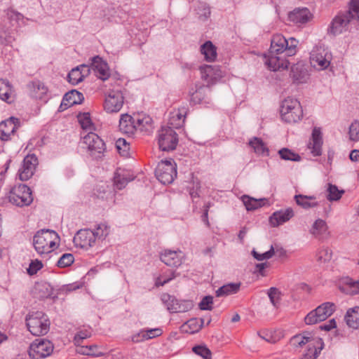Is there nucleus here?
<instances>
[{
    "mask_svg": "<svg viewBox=\"0 0 359 359\" xmlns=\"http://www.w3.org/2000/svg\"><path fill=\"white\" fill-rule=\"evenodd\" d=\"M90 335L91 332L87 330L78 332L74 337L75 344L79 345L83 339L90 337Z\"/></svg>",
    "mask_w": 359,
    "mask_h": 359,
    "instance_id": "0e129e2a",
    "label": "nucleus"
},
{
    "mask_svg": "<svg viewBox=\"0 0 359 359\" xmlns=\"http://www.w3.org/2000/svg\"><path fill=\"white\" fill-rule=\"evenodd\" d=\"M309 233L318 240H325L330 235L327 223L322 219H318L313 222L309 229Z\"/></svg>",
    "mask_w": 359,
    "mask_h": 359,
    "instance_id": "412c9836",
    "label": "nucleus"
},
{
    "mask_svg": "<svg viewBox=\"0 0 359 359\" xmlns=\"http://www.w3.org/2000/svg\"><path fill=\"white\" fill-rule=\"evenodd\" d=\"M9 201L20 207L29 205L33 201L30 188L25 184L14 187L8 195Z\"/></svg>",
    "mask_w": 359,
    "mask_h": 359,
    "instance_id": "423d86ee",
    "label": "nucleus"
},
{
    "mask_svg": "<svg viewBox=\"0 0 359 359\" xmlns=\"http://www.w3.org/2000/svg\"><path fill=\"white\" fill-rule=\"evenodd\" d=\"M161 300L171 313L187 312L194 306L191 300H179L174 296L164 293L161 295Z\"/></svg>",
    "mask_w": 359,
    "mask_h": 359,
    "instance_id": "f8f14e48",
    "label": "nucleus"
},
{
    "mask_svg": "<svg viewBox=\"0 0 359 359\" xmlns=\"http://www.w3.org/2000/svg\"><path fill=\"white\" fill-rule=\"evenodd\" d=\"M90 73V67L88 65H81L74 69L68 74V79L69 83L73 85L78 84L81 82L84 77Z\"/></svg>",
    "mask_w": 359,
    "mask_h": 359,
    "instance_id": "a878e982",
    "label": "nucleus"
},
{
    "mask_svg": "<svg viewBox=\"0 0 359 359\" xmlns=\"http://www.w3.org/2000/svg\"><path fill=\"white\" fill-rule=\"evenodd\" d=\"M77 352L82 355H90L93 357H100L104 355L103 352L99 351V348L97 345L81 346L77 349Z\"/></svg>",
    "mask_w": 359,
    "mask_h": 359,
    "instance_id": "37998d69",
    "label": "nucleus"
},
{
    "mask_svg": "<svg viewBox=\"0 0 359 359\" xmlns=\"http://www.w3.org/2000/svg\"><path fill=\"white\" fill-rule=\"evenodd\" d=\"M267 201L266 198L255 199L248 196L243 197V202L248 210H255L259 208L262 207Z\"/></svg>",
    "mask_w": 359,
    "mask_h": 359,
    "instance_id": "79ce46f5",
    "label": "nucleus"
},
{
    "mask_svg": "<svg viewBox=\"0 0 359 359\" xmlns=\"http://www.w3.org/2000/svg\"><path fill=\"white\" fill-rule=\"evenodd\" d=\"M155 175L158 181L163 184L172 183L177 176L175 162L172 159L161 161L155 169Z\"/></svg>",
    "mask_w": 359,
    "mask_h": 359,
    "instance_id": "6e6552de",
    "label": "nucleus"
},
{
    "mask_svg": "<svg viewBox=\"0 0 359 359\" xmlns=\"http://www.w3.org/2000/svg\"><path fill=\"white\" fill-rule=\"evenodd\" d=\"M183 252L180 250H165L161 255V260L167 266L171 267H177L182 263Z\"/></svg>",
    "mask_w": 359,
    "mask_h": 359,
    "instance_id": "aec40b11",
    "label": "nucleus"
},
{
    "mask_svg": "<svg viewBox=\"0 0 359 359\" xmlns=\"http://www.w3.org/2000/svg\"><path fill=\"white\" fill-rule=\"evenodd\" d=\"M278 54H269L265 64L272 71L284 70L288 68L290 62Z\"/></svg>",
    "mask_w": 359,
    "mask_h": 359,
    "instance_id": "393cba45",
    "label": "nucleus"
},
{
    "mask_svg": "<svg viewBox=\"0 0 359 359\" xmlns=\"http://www.w3.org/2000/svg\"><path fill=\"white\" fill-rule=\"evenodd\" d=\"M89 67L90 69H92L95 72L96 76L103 81L107 80L110 76V72L107 63L98 55L95 56L91 59Z\"/></svg>",
    "mask_w": 359,
    "mask_h": 359,
    "instance_id": "a211bd4d",
    "label": "nucleus"
},
{
    "mask_svg": "<svg viewBox=\"0 0 359 359\" xmlns=\"http://www.w3.org/2000/svg\"><path fill=\"white\" fill-rule=\"evenodd\" d=\"M322 144L323 140L320 130L314 128L312 133V140L308 144V147L311 149L313 156H318L321 155Z\"/></svg>",
    "mask_w": 359,
    "mask_h": 359,
    "instance_id": "7c9ffc66",
    "label": "nucleus"
},
{
    "mask_svg": "<svg viewBox=\"0 0 359 359\" xmlns=\"http://www.w3.org/2000/svg\"><path fill=\"white\" fill-rule=\"evenodd\" d=\"M20 126L19 119L15 117L9 118L0 123V140L8 141L11 136L14 135L16 130Z\"/></svg>",
    "mask_w": 359,
    "mask_h": 359,
    "instance_id": "f3484780",
    "label": "nucleus"
},
{
    "mask_svg": "<svg viewBox=\"0 0 359 359\" xmlns=\"http://www.w3.org/2000/svg\"><path fill=\"white\" fill-rule=\"evenodd\" d=\"M267 294L271 304L275 307H278L281 296L280 291L278 288L272 287L268 290Z\"/></svg>",
    "mask_w": 359,
    "mask_h": 359,
    "instance_id": "4d7b16f0",
    "label": "nucleus"
},
{
    "mask_svg": "<svg viewBox=\"0 0 359 359\" xmlns=\"http://www.w3.org/2000/svg\"><path fill=\"white\" fill-rule=\"evenodd\" d=\"M116 147L119 154L122 156H128L129 155L130 145L125 139H118L116 142Z\"/></svg>",
    "mask_w": 359,
    "mask_h": 359,
    "instance_id": "864d4df0",
    "label": "nucleus"
},
{
    "mask_svg": "<svg viewBox=\"0 0 359 359\" xmlns=\"http://www.w3.org/2000/svg\"><path fill=\"white\" fill-rule=\"evenodd\" d=\"M162 330L160 328H154L147 330H142L138 334V337H142V339H149L162 334Z\"/></svg>",
    "mask_w": 359,
    "mask_h": 359,
    "instance_id": "09e8293b",
    "label": "nucleus"
},
{
    "mask_svg": "<svg viewBox=\"0 0 359 359\" xmlns=\"http://www.w3.org/2000/svg\"><path fill=\"white\" fill-rule=\"evenodd\" d=\"M59 236L55 231L41 229L34 236L33 245L38 254H48L55 248Z\"/></svg>",
    "mask_w": 359,
    "mask_h": 359,
    "instance_id": "f03ea898",
    "label": "nucleus"
},
{
    "mask_svg": "<svg viewBox=\"0 0 359 359\" xmlns=\"http://www.w3.org/2000/svg\"><path fill=\"white\" fill-rule=\"evenodd\" d=\"M78 120L84 130H91L93 128V124L90 119V116L89 113H80L78 115Z\"/></svg>",
    "mask_w": 359,
    "mask_h": 359,
    "instance_id": "603ef678",
    "label": "nucleus"
},
{
    "mask_svg": "<svg viewBox=\"0 0 359 359\" xmlns=\"http://www.w3.org/2000/svg\"><path fill=\"white\" fill-rule=\"evenodd\" d=\"M332 55L323 47H316L311 53V65L318 70H323L330 65Z\"/></svg>",
    "mask_w": 359,
    "mask_h": 359,
    "instance_id": "ddd939ff",
    "label": "nucleus"
},
{
    "mask_svg": "<svg viewBox=\"0 0 359 359\" xmlns=\"http://www.w3.org/2000/svg\"><path fill=\"white\" fill-rule=\"evenodd\" d=\"M95 238L104 239L109 233V226L105 223L97 224L96 229L93 231Z\"/></svg>",
    "mask_w": 359,
    "mask_h": 359,
    "instance_id": "de8ad7c7",
    "label": "nucleus"
},
{
    "mask_svg": "<svg viewBox=\"0 0 359 359\" xmlns=\"http://www.w3.org/2000/svg\"><path fill=\"white\" fill-rule=\"evenodd\" d=\"M83 94L76 90H72L67 93L62 100L60 108L65 110L74 104H81L83 100Z\"/></svg>",
    "mask_w": 359,
    "mask_h": 359,
    "instance_id": "b1692460",
    "label": "nucleus"
},
{
    "mask_svg": "<svg viewBox=\"0 0 359 359\" xmlns=\"http://www.w3.org/2000/svg\"><path fill=\"white\" fill-rule=\"evenodd\" d=\"M346 284L350 288V294H356L359 293V281H353L351 279H348L346 281Z\"/></svg>",
    "mask_w": 359,
    "mask_h": 359,
    "instance_id": "69168bd1",
    "label": "nucleus"
},
{
    "mask_svg": "<svg viewBox=\"0 0 359 359\" xmlns=\"http://www.w3.org/2000/svg\"><path fill=\"white\" fill-rule=\"evenodd\" d=\"M38 164V158L35 154L27 155L18 170L19 179L21 181H27L30 179L34 175Z\"/></svg>",
    "mask_w": 359,
    "mask_h": 359,
    "instance_id": "2eb2a0df",
    "label": "nucleus"
},
{
    "mask_svg": "<svg viewBox=\"0 0 359 359\" xmlns=\"http://www.w3.org/2000/svg\"><path fill=\"white\" fill-rule=\"evenodd\" d=\"M294 216V212L292 208H287L285 210L276 211L269 218V222L273 226H278L286 222Z\"/></svg>",
    "mask_w": 359,
    "mask_h": 359,
    "instance_id": "c85d7f7f",
    "label": "nucleus"
},
{
    "mask_svg": "<svg viewBox=\"0 0 359 359\" xmlns=\"http://www.w3.org/2000/svg\"><path fill=\"white\" fill-rule=\"evenodd\" d=\"M83 142L86 146L90 155L95 158H99L106 150L104 141L95 133H88L83 137Z\"/></svg>",
    "mask_w": 359,
    "mask_h": 359,
    "instance_id": "9b49d317",
    "label": "nucleus"
},
{
    "mask_svg": "<svg viewBox=\"0 0 359 359\" xmlns=\"http://www.w3.org/2000/svg\"><path fill=\"white\" fill-rule=\"evenodd\" d=\"M13 41H14V37L10 33L6 31L0 33V42L1 43L7 45L11 43Z\"/></svg>",
    "mask_w": 359,
    "mask_h": 359,
    "instance_id": "338daca9",
    "label": "nucleus"
},
{
    "mask_svg": "<svg viewBox=\"0 0 359 359\" xmlns=\"http://www.w3.org/2000/svg\"><path fill=\"white\" fill-rule=\"evenodd\" d=\"M74 262V255L71 253H65L59 259L57 266L60 268H65L69 266Z\"/></svg>",
    "mask_w": 359,
    "mask_h": 359,
    "instance_id": "6e6d98bb",
    "label": "nucleus"
},
{
    "mask_svg": "<svg viewBox=\"0 0 359 359\" xmlns=\"http://www.w3.org/2000/svg\"><path fill=\"white\" fill-rule=\"evenodd\" d=\"M29 331L36 336L44 335L48 333L50 322L42 311L33 312L26 318Z\"/></svg>",
    "mask_w": 359,
    "mask_h": 359,
    "instance_id": "20e7f679",
    "label": "nucleus"
},
{
    "mask_svg": "<svg viewBox=\"0 0 359 359\" xmlns=\"http://www.w3.org/2000/svg\"><path fill=\"white\" fill-rule=\"evenodd\" d=\"M184 118L185 116L182 113L177 112L170 117L169 124L172 128H180L183 125Z\"/></svg>",
    "mask_w": 359,
    "mask_h": 359,
    "instance_id": "bf43d9fd",
    "label": "nucleus"
},
{
    "mask_svg": "<svg viewBox=\"0 0 359 359\" xmlns=\"http://www.w3.org/2000/svg\"><path fill=\"white\" fill-rule=\"evenodd\" d=\"M201 51L204 55L205 60L208 62H212L217 57L216 47L210 41H206L201 46Z\"/></svg>",
    "mask_w": 359,
    "mask_h": 359,
    "instance_id": "4c0bfd02",
    "label": "nucleus"
},
{
    "mask_svg": "<svg viewBox=\"0 0 359 359\" xmlns=\"http://www.w3.org/2000/svg\"><path fill=\"white\" fill-rule=\"evenodd\" d=\"M249 145L257 154L263 156L269 155V149L260 138L253 137L249 142Z\"/></svg>",
    "mask_w": 359,
    "mask_h": 359,
    "instance_id": "a19ab883",
    "label": "nucleus"
},
{
    "mask_svg": "<svg viewBox=\"0 0 359 359\" xmlns=\"http://www.w3.org/2000/svg\"><path fill=\"white\" fill-rule=\"evenodd\" d=\"M291 76L296 82L303 83L309 79V74L302 65L296 64L291 68Z\"/></svg>",
    "mask_w": 359,
    "mask_h": 359,
    "instance_id": "c9c22d12",
    "label": "nucleus"
},
{
    "mask_svg": "<svg viewBox=\"0 0 359 359\" xmlns=\"http://www.w3.org/2000/svg\"><path fill=\"white\" fill-rule=\"evenodd\" d=\"M35 292L38 294L39 298H48L51 296L52 288L48 283H40L35 286Z\"/></svg>",
    "mask_w": 359,
    "mask_h": 359,
    "instance_id": "a18cd8bd",
    "label": "nucleus"
},
{
    "mask_svg": "<svg viewBox=\"0 0 359 359\" xmlns=\"http://www.w3.org/2000/svg\"><path fill=\"white\" fill-rule=\"evenodd\" d=\"M315 341H320V338L313 337L311 333H303L293 336L290 339V344L296 348L303 347Z\"/></svg>",
    "mask_w": 359,
    "mask_h": 359,
    "instance_id": "2f4dec72",
    "label": "nucleus"
},
{
    "mask_svg": "<svg viewBox=\"0 0 359 359\" xmlns=\"http://www.w3.org/2000/svg\"><path fill=\"white\" fill-rule=\"evenodd\" d=\"M135 123L136 116L133 117L127 114H122L119 120V130L123 133L133 135L136 131Z\"/></svg>",
    "mask_w": 359,
    "mask_h": 359,
    "instance_id": "bb28decb",
    "label": "nucleus"
},
{
    "mask_svg": "<svg viewBox=\"0 0 359 359\" xmlns=\"http://www.w3.org/2000/svg\"><path fill=\"white\" fill-rule=\"evenodd\" d=\"M280 157L285 161H299L301 156L287 148H283L278 151Z\"/></svg>",
    "mask_w": 359,
    "mask_h": 359,
    "instance_id": "49530a36",
    "label": "nucleus"
},
{
    "mask_svg": "<svg viewBox=\"0 0 359 359\" xmlns=\"http://www.w3.org/2000/svg\"><path fill=\"white\" fill-rule=\"evenodd\" d=\"M204 320L203 318H191L182 325L183 331L189 333L198 332L203 327Z\"/></svg>",
    "mask_w": 359,
    "mask_h": 359,
    "instance_id": "ea45409f",
    "label": "nucleus"
},
{
    "mask_svg": "<svg viewBox=\"0 0 359 359\" xmlns=\"http://www.w3.org/2000/svg\"><path fill=\"white\" fill-rule=\"evenodd\" d=\"M323 348L324 343L321 338H320V341L309 342L303 359H316Z\"/></svg>",
    "mask_w": 359,
    "mask_h": 359,
    "instance_id": "72a5a7b5",
    "label": "nucleus"
},
{
    "mask_svg": "<svg viewBox=\"0 0 359 359\" xmlns=\"http://www.w3.org/2000/svg\"><path fill=\"white\" fill-rule=\"evenodd\" d=\"M210 91L208 85L196 87L194 92L190 93L191 102L194 104H209L210 99L208 94Z\"/></svg>",
    "mask_w": 359,
    "mask_h": 359,
    "instance_id": "5701e85b",
    "label": "nucleus"
},
{
    "mask_svg": "<svg viewBox=\"0 0 359 359\" xmlns=\"http://www.w3.org/2000/svg\"><path fill=\"white\" fill-rule=\"evenodd\" d=\"M311 18V13L306 8H295L288 14V20L297 25L306 23Z\"/></svg>",
    "mask_w": 359,
    "mask_h": 359,
    "instance_id": "4be33fe9",
    "label": "nucleus"
},
{
    "mask_svg": "<svg viewBox=\"0 0 359 359\" xmlns=\"http://www.w3.org/2000/svg\"><path fill=\"white\" fill-rule=\"evenodd\" d=\"M349 139L353 142L359 140V121H354L349 126Z\"/></svg>",
    "mask_w": 359,
    "mask_h": 359,
    "instance_id": "13d9d810",
    "label": "nucleus"
},
{
    "mask_svg": "<svg viewBox=\"0 0 359 359\" xmlns=\"http://www.w3.org/2000/svg\"><path fill=\"white\" fill-rule=\"evenodd\" d=\"M133 180V178H127L124 175L116 172L114 177V185L118 189H122L127 185L128 182Z\"/></svg>",
    "mask_w": 359,
    "mask_h": 359,
    "instance_id": "5fc2aeb1",
    "label": "nucleus"
},
{
    "mask_svg": "<svg viewBox=\"0 0 359 359\" xmlns=\"http://www.w3.org/2000/svg\"><path fill=\"white\" fill-rule=\"evenodd\" d=\"M124 97L121 90H111L107 95L104 102L106 112L117 113L123 107Z\"/></svg>",
    "mask_w": 359,
    "mask_h": 359,
    "instance_id": "4468645a",
    "label": "nucleus"
},
{
    "mask_svg": "<svg viewBox=\"0 0 359 359\" xmlns=\"http://www.w3.org/2000/svg\"><path fill=\"white\" fill-rule=\"evenodd\" d=\"M353 20L359 21V0H351L349 9L344 13L336 16L331 24V32L339 34L346 30Z\"/></svg>",
    "mask_w": 359,
    "mask_h": 359,
    "instance_id": "f257e3e1",
    "label": "nucleus"
},
{
    "mask_svg": "<svg viewBox=\"0 0 359 359\" xmlns=\"http://www.w3.org/2000/svg\"><path fill=\"white\" fill-rule=\"evenodd\" d=\"M94 231L90 229H81L74 236V244L81 248L88 249L92 247L95 242Z\"/></svg>",
    "mask_w": 359,
    "mask_h": 359,
    "instance_id": "dca6fc26",
    "label": "nucleus"
},
{
    "mask_svg": "<svg viewBox=\"0 0 359 359\" xmlns=\"http://www.w3.org/2000/svg\"><path fill=\"white\" fill-rule=\"evenodd\" d=\"M199 18L202 20H207L210 15V9L208 6H206L205 5L201 6V13H198Z\"/></svg>",
    "mask_w": 359,
    "mask_h": 359,
    "instance_id": "774afa93",
    "label": "nucleus"
},
{
    "mask_svg": "<svg viewBox=\"0 0 359 359\" xmlns=\"http://www.w3.org/2000/svg\"><path fill=\"white\" fill-rule=\"evenodd\" d=\"M327 198L330 201H338L344 193V190H339L336 185L328 184L327 188Z\"/></svg>",
    "mask_w": 359,
    "mask_h": 359,
    "instance_id": "c03bdc74",
    "label": "nucleus"
},
{
    "mask_svg": "<svg viewBox=\"0 0 359 359\" xmlns=\"http://www.w3.org/2000/svg\"><path fill=\"white\" fill-rule=\"evenodd\" d=\"M335 309L334 304L325 302L306 315L304 318L305 323L306 325H313L324 321L334 313Z\"/></svg>",
    "mask_w": 359,
    "mask_h": 359,
    "instance_id": "0eeeda50",
    "label": "nucleus"
},
{
    "mask_svg": "<svg viewBox=\"0 0 359 359\" xmlns=\"http://www.w3.org/2000/svg\"><path fill=\"white\" fill-rule=\"evenodd\" d=\"M43 264L38 259L32 260L29 264V268L27 269V273L32 276L36 274L41 268Z\"/></svg>",
    "mask_w": 359,
    "mask_h": 359,
    "instance_id": "680f3d73",
    "label": "nucleus"
},
{
    "mask_svg": "<svg viewBox=\"0 0 359 359\" xmlns=\"http://www.w3.org/2000/svg\"><path fill=\"white\" fill-rule=\"evenodd\" d=\"M345 320L348 327L359 329V306L350 309L345 316Z\"/></svg>",
    "mask_w": 359,
    "mask_h": 359,
    "instance_id": "e433bc0d",
    "label": "nucleus"
},
{
    "mask_svg": "<svg viewBox=\"0 0 359 359\" xmlns=\"http://www.w3.org/2000/svg\"><path fill=\"white\" fill-rule=\"evenodd\" d=\"M53 351L51 341L45 339H35L29 346V355L32 359H41L49 356Z\"/></svg>",
    "mask_w": 359,
    "mask_h": 359,
    "instance_id": "9d476101",
    "label": "nucleus"
},
{
    "mask_svg": "<svg viewBox=\"0 0 359 359\" xmlns=\"http://www.w3.org/2000/svg\"><path fill=\"white\" fill-rule=\"evenodd\" d=\"M27 88L31 96L36 99H43L48 92L47 87L40 81H33L28 83Z\"/></svg>",
    "mask_w": 359,
    "mask_h": 359,
    "instance_id": "473e14b6",
    "label": "nucleus"
},
{
    "mask_svg": "<svg viewBox=\"0 0 359 359\" xmlns=\"http://www.w3.org/2000/svg\"><path fill=\"white\" fill-rule=\"evenodd\" d=\"M136 130H139L141 132L149 133L153 131V120L147 115L138 114L136 116L135 123Z\"/></svg>",
    "mask_w": 359,
    "mask_h": 359,
    "instance_id": "c756f323",
    "label": "nucleus"
},
{
    "mask_svg": "<svg viewBox=\"0 0 359 359\" xmlns=\"http://www.w3.org/2000/svg\"><path fill=\"white\" fill-rule=\"evenodd\" d=\"M294 199L296 203L304 209L313 208L318 205L314 196H306L303 194L295 195Z\"/></svg>",
    "mask_w": 359,
    "mask_h": 359,
    "instance_id": "f704fd0d",
    "label": "nucleus"
},
{
    "mask_svg": "<svg viewBox=\"0 0 359 359\" xmlns=\"http://www.w3.org/2000/svg\"><path fill=\"white\" fill-rule=\"evenodd\" d=\"M298 41L294 38L286 39L281 34L274 35L271 39L269 54H281L285 53L286 56L295 55Z\"/></svg>",
    "mask_w": 359,
    "mask_h": 359,
    "instance_id": "7ed1b4c3",
    "label": "nucleus"
},
{
    "mask_svg": "<svg viewBox=\"0 0 359 359\" xmlns=\"http://www.w3.org/2000/svg\"><path fill=\"white\" fill-rule=\"evenodd\" d=\"M194 353L203 359H212V353L205 345H198L193 347Z\"/></svg>",
    "mask_w": 359,
    "mask_h": 359,
    "instance_id": "3c124183",
    "label": "nucleus"
},
{
    "mask_svg": "<svg viewBox=\"0 0 359 359\" xmlns=\"http://www.w3.org/2000/svg\"><path fill=\"white\" fill-rule=\"evenodd\" d=\"M282 119L287 123H296L303 115L302 109L299 102L293 98L285 99L280 107Z\"/></svg>",
    "mask_w": 359,
    "mask_h": 359,
    "instance_id": "39448f33",
    "label": "nucleus"
},
{
    "mask_svg": "<svg viewBox=\"0 0 359 359\" xmlns=\"http://www.w3.org/2000/svg\"><path fill=\"white\" fill-rule=\"evenodd\" d=\"M201 78L207 81L208 86L213 84L222 77V72L217 65H205L201 67Z\"/></svg>",
    "mask_w": 359,
    "mask_h": 359,
    "instance_id": "6ab92c4d",
    "label": "nucleus"
},
{
    "mask_svg": "<svg viewBox=\"0 0 359 359\" xmlns=\"http://www.w3.org/2000/svg\"><path fill=\"white\" fill-rule=\"evenodd\" d=\"M213 298L211 296L204 297L199 303V308L201 310L210 311L212 309Z\"/></svg>",
    "mask_w": 359,
    "mask_h": 359,
    "instance_id": "e2e57ef3",
    "label": "nucleus"
},
{
    "mask_svg": "<svg viewBox=\"0 0 359 359\" xmlns=\"http://www.w3.org/2000/svg\"><path fill=\"white\" fill-rule=\"evenodd\" d=\"M274 253H275L274 248L272 245L271 246V248L269 250H268L264 253H262V254L257 252L255 250H253L252 251V256L254 257L255 259H256L258 261L269 259L273 256Z\"/></svg>",
    "mask_w": 359,
    "mask_h": 359,
    "instance_id": "052dcab7",
    "label": "nucleus"
},
{
    "mask_svg": "<svg viewBox=\"0 0 359 359\" xmlns=\"http://www.w3.org/2000/svg\"><path fill=\"white\" fill-rule=\"evenodd\" d=\"M158 142L162 151H172L178 143L177 134L170 126L162 127L158 131Z\"/></svg>",
    "mask_w": 359,
    "mask_h": 359,
    "instance_id": "1a4fd4ad",
    "label": "nucleus"
},
{
    "mask_svg": "<svg viewBox=\"0 0 359 359\" xmlns=\"http://www.w3.org/2000/svg\"><path fill=\"white\" fill-rule=\"evenodd\" d=\"M0 99L8 104L13 103L15 99L13 86L5 79H0Z\"/></svg>",
    "mask_w": 359,
    "mask_h": 359,
    "instance_id": "cd10ccee",
    "label": "nucleus"
},
{
    "mask_svg": "<svg viewBox=\"0 0 359 359\" xmlns=\"http://www.w3.org/2000/svg\"><path fill=\"white\" fill-rule=\"evenodd\" d=\"M240 283H231L224 285L216 291V295L217 297H225L236 294L240 290Z\"/></svg>",
    "mask_w": 359,
    "mask_h": 359,
    "instance_id": "58836bf2",
    "label": "nucleus"
},
{
    "mask_svg": "<svg viewBox=\"0 0 359 359\" xmlns=\"http://www.w3.org/2000/svg\"><path fill=\"white\" fill-rule=\"evenodd\" d=\"M332 251L325 247L320 248L316 252V259L318 262H326L331 259Z\"/></svg>",
    "mask_w": 359,
    "mask_h": 359,
    "instance_id": "8fccbe9b",
    "label": "nucleus"
}]
</instances>
